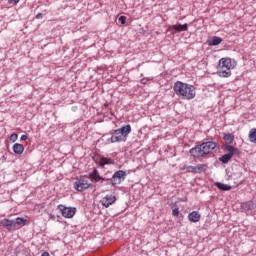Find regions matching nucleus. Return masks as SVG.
<instances>
[{"label":"nucleus","instance_id":"1","mask_svg":"<svg viewBox=\"0 0 256 256\" xmlns=\"http://www.w3.org/2000/svg\"><path fill=\"white\" fill-rule=\"evenodd\" d=\"M173 91L177 95V97L185 99L186 101H191V99H195V96L197 95L195 86L182 81H176L174 83Z\"/></svg>","mask_w":256,"mask_h":256},{"label":"nucleus","instance_id":"2","mask_svg":"<svg viewBox=\"0 0 256 256\" xmlns=\"http://www.w3.org/2000/svg\"><path fill=\"white\" fill-rule=\"evenodd\" d=\"M215 149H217V142L208 141L191 148L189 153L194 159H201L213 153Z\"/></svg>","mask_w":256,"mask_h":256},{"label":"nucleus","instance_id":"3","mask_svg":"<svg viewBox=\"0 0 256 256\" xmlns=\"http://www.w3.org/2000/svg\"><path fill=\"white\" fill-rule=\"evenodd\" d=\"M237 62L231 58H221L217 66V75L223 78L231 77V69H235Z\"/></svg>","mask_w":256,"mask_h":256},{"label":"nucleus","instance_id":"4","mask_svg":"<svg viewBox=\"0 0 256 256\" xmlns=\"http://www.w3.org/2000/svg\"><path fill=\"white\" fill-rule=\"evenodd\" d=\"M129 133H131V125L129 124L116 129L110 138V143H121L127 141Z\"/></svg>","mask_w":256,"mask_h":256},{"label":"nucleus","instance_id":"5","mask_svg":"<svg viewBox=\"0 0 256 256\" xmlns=\"http://www.w3.org/2000/svg\"><path fill=\"white\" fill-rule=\"evenodd\" d=\"M57 209L60 211L62 217L64 219H73L75 217V213H77V208L75 207H67L63 204H59Z\"/></svg>","mask_w":256,"mask_h":256},{"label":"nucleus","instance_id":"6","mask_svg":"<svg viewBox=\"0 0 256 256\" xmlns=\"http://www.w3.org/2000/svg\"><path fill=\"white\" fill-rule=\"evenodd\" d=\"M125 177H127V172L123 171V170H118L116 171L113 176V182L112 185H121V183H123V181H125Z\"/></svg>","mask_w":256,"mask_h":256},{"label":"nucleus","instance_id":"7","mask_svg":"<svg viewBox=\"0 0 256 256\" xmlns=\"http://www.w3.org/2000/svg\"><path fill=\"white\" fill-rule=\"evenodd\" d=\"M0 225L4 227V229H7V231H17V224H15L14 220L4 218L0 221Z\"/></svg>","mask_w":256,"mask_h":256},{"label":"nucleus","instance_id":"8","mask_svg":"<svg viewBox=\"0 0 256 256\" xmlns=\"http://www.w3.org/2000/svg\"><path fill=\"white\" fill-rule=\"evenodd\" d=\"M89 187H91V183L85 178H80L75 182L76 191H85V189H89Z\"/></svg>","mask_w":256,"mask_h":256},{"label":"nucleus","instance_id":"9","mask_svg":"<svg viewBox=\"0 0 256 256\" xmlns=\"http://www.w3.org/2000/svg\"><path fill=\"white\" fill-rule=\"evenodd\" d=\"M117 201V198L113 195H106L104 198H102L101 203L103 207H111L113 203Z\"/></svg>","mask_w":256,"mask_h":256},{"label":"nucleus","instance_id":"10","mask_svg":"<svg viewBox=\"0 0 256 256\" xmlns=\"http://www.w3.org/2000/svg\"><path fill=\"white\" fill-rule=\"evenodd\" d=\"M89 177L91 178V181H94L95 183H99V181H111V179H105L104 177H101L97 169H94V171L89 174Z\"/></svg>","mask_w":256,"mask_h":256},{"label":"nucleus","instance_id":"11","mask_svg":"<svg viewBox=\"0 0 256 256\" xmlns=\"http://www.w3.org/2000/svg\"><path fill=\"white\" fill-rule=\"evenodd\" d=\"M222 149L224 151H226L227 155H231V157H233V155H239V150L229 144H226L222 147Z\"/></svg>","mask_w":256,"mask_h":256},{"label":"nucleus","instance_id":"12","mask_svg":"<svg viewBox=\"0 0 256 256\" xmlns=\"http://www.w3.org/2000/svg\"><path fill=\"white\" fill-rule=\"evenodd\" d=\"M188 219L191 223H199V221H201V214L197 211H193L188 214Z\"/></svg>","mask_w":256,"mask_h":256},{"label":"nucleus","instance_id":"13","mask_svg":"<svg viewBox=\"0 0 256 256\" xmlns=\"http://www.w3.org/2000/svg\"><path fill=\"white\" fill-rule=\"evenodd\" d=\"M241 207L242 209H244V211H251L253 209H256V200L244 202L242 203Z\"/></svg>","mask_w":256,"mask_h":256},{"label":"nucleus","instance_id":"14","mask_svg":"<svg viewBox=\"0 0 256 256\" xmlns=\"http://www.w3.org/2000/svg\"><path fill=\"white\" fill-rule=\"evenodd\" d=\"M98 165L100 167H105V165H115V160L107 157L100 158Z\"/></svg>","mask_w":256,"mask_h":256},{"label":"nucleus","instance_id":"15","mask_svg":"<svg viewBox=\"0 0 256 256\" xmlns=\"http://www.w3.org/2000/svg\"><path fill=\"white\" fill-rule=\"evenodd\" d=\"M170 29H173L177 33H181V31H187L189 29V26L187 24H176L172 25Z\"/></svg>","mask_w":256,"mask_h":256},{"label":"nucleus","instance_id":"16","mask_svg":"<svg viewBox=\"0 0 256 256\" xmlns=\"http://www.w3.org/2000/svg\"><path fill=\"white\" fill-rule=\"evenodd\" d=\"M12 149L15 155H23V151H25V146H23V144L15 143Z\"/></svg>","mask_w":256,"mask_h":256},{"label":"nucleus","instance_id":"17","mask_svg":"<svg viewBox=\"0 0 256 256\" xmlns=\"http://www.w3.org/2000/svg\"><path fill=\"white\" fill-rule=\"evenodd\" d=\"M196 174L205 173L207 169H209V166L207 164H198L195 166Z\"/></svg>","mask_w":256,"mask_h":256},{"label":"nucleus","instance_id":"18","mask_svg":"<svg viewBox=\"0 0 256 256\" xmlns=\"http://www.w3.org/2000/svg\"><path fill=\"white\" fill-rule=\"evenodd\" d=\"M223 139L227 145H231L235 141V136L231 133H225Z\"/></svg>","mask_w":256,"mask_h":256},{"label":"nucleus","instance_id":"19","mask_svg":"<svg viewBox=\"0 0 256 256\" xmlns=\"http://www.w3.org/2000/svg\"><path fill=\"white\" fill-rule=\"evenodd\" d=\"M221 43H223V39L221 37L214 36L210 40L209 45L217 46V45H221Z\"/></svg>","mask_w":256,"mask_h":256},{"label":"nucleus","instance_id":"20","mask_svg":"<svg viewBox=\"0 0 256 256\" xmlns=\"http://www.w3.org/2000/svg\"><path fill=\"white\" fill-rule=\"evenodd\" d=\"M248 139H249L250 143H256V128H252L249 131Z\"/></svg>","mask_w":256,"mask_h":256},{"label":"nucleus","instance_id":"21","mask_svg":"<svg viewBox=\"0 0 256 256\" xmlns=\"http://www.w3.org/2000/svg\"><path fill=\"white\" fill-rule=\"evenodd\" d=\"M16 227H25V225L27 224V219L22 218V217H18L16 218V221H14Z\"/></svg>","mask_w":256,"mask_h":256},{"label":"nucleus","instance_id":"22","mask_svg":"<svg viewBox=\"0 0 256 256\" xmlns=\"http://www.w3.org/2000/svg\"><path fill=\"white\" fill-rule=\"evenodd\" d=\"M215 185L220 189V191H231V186L227 184L216 182Z\"/></svg>","mask_w":256,"mask_h":256},{"label":"nucleus","instance_id":"23","mask_svg":"<svg viewBox=\"0 0 256 256\" xmlns=\"http://www.w3.org/2000/svg\"><path fill=\"white\" fill-rule=\"evenodd\" d=\"M230 159H233L231 154H224L219 158V161H221V163H227Z\"/></svg>","mask_w":256,"mask_h":256},{"label":"nucleus","instance_id":"24","mask_svg":"<svg viewBox=\"0 0 256 256\" xmlns=\"http://www.w3.org/2000/svg\"><path fill=\"white\" fill-rule=\"evenodd\" d=\"M183 171H186V173H194L196 174L195 166H184Z\"/></svg>","mask_w":256,"mask_h":256},{"label":"nucleus","instance_id":"25","mask_svg":"<svg viewBox=\"0 0 256 256\" xmlns=\"http://www.w3.org/2000/svg\"><path fill=\"white\" fill-rule=\"evenodd\" d=\"M17 139H19V135H17V133L11 134L10 141H12V143H15V141H17Z\"/></svg>","mask_w":256,"mask_h":256},{"label":"nucleus","instance_id":"26","mask_svg":"<svg viewBox=\"0 0 256 256\" xmlns=\"http://www.w3.org/2000/svg\"><path fill=\"white\" fill-rule=\"evenodd\" d=\"M118 20L122 25H125V23H127V17L125 16H120Z\"/></svg>","mask_w":256,"mask_h":256},{"label":"nucleus","instance_id":"27","mask_svg":"<svg viewBox=\"0 0 256 256\" xmlns=\"http://www.w3.org/2000/svg\"><path fill=\"white\" fill-rule=\"evenodd\" d=\"M173 217H179V208H175L172 210Z\"/></svg>","mask_w":256,"mask_h":256},{"label":"nucleus","instance_id":"28","mask_svg":"<svg viewBox=\"0 0 256 256\" xmlns=\"http://www.w3.org/2000/svg\"><path fill=\"white\" fill-rule=\"evenodd\" d=\"M35 19H43V14H42V13H38V14L35 16Z\"/></svg>","mask_w":256,"mask_h":256},{"label":"nucleus","instance_id":"29","mask_svg":"<svg viewBox=\"0 0 256 256\" xmlns=\"http://www.w3.org/2000/svg\"><path fill=\"white\" fill-rule=\"evenodd\" d=\"M27 140V135H22L20 138V141H26Z\"/></svg>","mask_w":256,"mask_h":256},{"label":"nucleus","instance_id":"30","mask_svg":"<svg viewBox=\"0 0 256 256\" xmlns=\"http://www.w3.org/2000/svg\"><path fill=\"white\" fill-rule=\"evenodd\" d=\"M9 3H19V0H9Z\"/></svg>","mask_w":256,"mask_h":256},{"label":"nucleus","instance_id":"31","mask_svg":"<svg viewBox=\"0 0 256 256\" xmlns=\"http://www.w3.org/2000/svg\"><path fill=\"white\" fill-rule=\"evenodd\" d=\"M41 256H51V255H49V252H43Z\"/></svg>","mask_w":256,"mask_h":256}]
</instances>
